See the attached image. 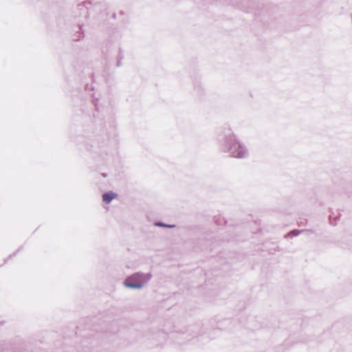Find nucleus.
<instances>
[{
	"mask_svg": "<svg viewBox=\"0 0 352 352\" xmlns=\"http://www.w3.org/2000/svg\"><path fill=\"white\" fill-rule=\"evenodd\" d=\"M219 150L237 159H245L249 156L245 144L230 129L225 131L223 137L220 139Z\"/></svg>",
	"mask_w": 352,
	"mask_h": 352,
	"instance_id": "1",
	"label": "nucleus"
},
{
	"mask_svg": "<svg viewBox=\"0 0 352 352\" xmlns=\"http://www.w3.org/2000/svg\"><path fill=\"white\" fill-rule=\"evenodd\" d=\"M154 225L155 226H158V227L170 228L175 227V225L166 224L161 221H155L154 223Z\"/></svg>",
	"mask_w": 352,
	"mask_h": 352,
	"instance_id": "6",
	"label": "nucleus"
},
{
	"mask_svg": "<svg viewBox=\"0 0 352 352\" xmlns=\"http://www.w3.org/2000/svg\"><path fill=\"white\" fill-rule=\"evenodd\" d=\"M214 221L217 225L222 226V225H227L228 226H231L230 223H229L228 221L226 220L223 217H221V216H216L214 217Z\"/></svg>",
	"mask_w": 352,
	"mask_h": 352,
	"instance_id": "5",
	"label": "nucleus"
},
{
	"mask_svg": "<svg viewBox=\"0 0 352 352\" xmlns=\"http://www.w3.org/2000/svg\"><path fill=\"white\" fill-rule=\"evenodd\" d=\"M309 233H311V231H309V230H294L289 232H288L285 236V239L287 240H289V239H292L293 237L294 236H298V234H305V235H307L309 234Z\"/></svg>",
	"mask_w": 352,
	"mask_h": 352,
	"instance_id": "3",
	"label": "nucleus"
},
{
	"mask_svg": "<svg viewBox=\"0 0 352 352\" xmlns=\"http://www.w3.org/2000/svg\"><path fill=\"white\" fill-rule=\"evenodd\" d=\"M117 196V194L110 191L108 192H105L102 195V199L104 202L109 204Z\"/></svg>",
	"mask_w": 352,
	"mask_h": 352,
	"instance_id": "4",
	"label": "nucleus"
},
{
	"mask_svg": "<svg viewBox=\"0 0 352 352\" xmlns=\"http://www.w3.org/2000/svg\"><path fill=\"white\" fill-rule=\"evenodd\" d=\"M153 277L151 273L136 272L126 277L123 284L126 287L140 289L147 284Z\"/></svg>",
	"mask_w": 352,
	"mask_h": 352,
	"instance_id": "2",
	"label": "nucleus"
}]
</instances>
